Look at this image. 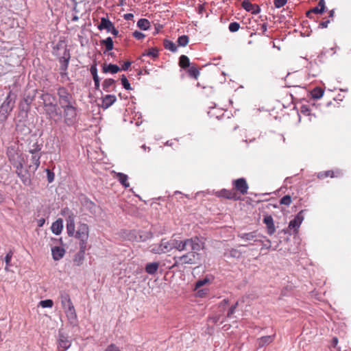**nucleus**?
<instances>
[{"label": "nucleus", "instance_id": "1", "mask_svg": "<svg viewBox=\"0 0 351 351\" xmlns=\"http://www.w3.org/2000/svg\"><path fill=\"white\" fill-rule=\"evenodd\" d=\"M6 156L10 163L15 168V173L22 183L27 184L29 182V178L26 176H23L26 156L23 154L16 143H14L7 147Z\"/></svg>", "mask_w": 351, "mask_h": 351}, {"label": "nucleus", "instance_id": "2", "mask_svg": "<svg viewBox=\"0 0 351 351\" xmlns=\"http://www.w3.org/2000/svg\"><path fill=\"white\" fill-rule=\"evenodd\" d=\"M60 299L69 324L73 326H76L77 324V317L70 295L65 291H61Z\"/></svg>", "mask_w": 351, "mask_h": 351}, {"label": "nucleus", "instance_id": "3", "mask_svg": "<svg viewBox=\"0 0 351 351\" xmlns=\"http://www.w3.org/2000/svg\"><path fill=\"white\" fill-rule=\"evenodd\" d=\"M40 158L41 156L38 155H31L29 158L27 156H25L23 176H26L27 178L28 177L29 182H27V184H23L25 186H29L32 184V177L34 175L40 165Z\"/></svg>", "mask_w": 351, "mask_h": 351}, {"label": "nucleus", "instance_id": "4", "mask_svg": "<svg viewBox=\"0 0 351 351\" xmlns=\"http://www.w3.org/2000/svg\"><path fill=\"white\" fill-rule=\"evenodd\" d=\"M16 95L10 90L5 100L0 106V124L5 122L15 106Z\"/></svg>", "mask_w": 351, "mask_h": 351}, {"label": "nucleus", "instance_id": "5", "mask_svg": "<svg viewBox=\"0 0 351 351\" xmlns=\"http://www.w3.org/2000/svg\"><path fill=\"white\" fill-rule=\"evenodd\" d=\"M39 98L43 102V108L47 115L51 117L58 114V105L55 102L56 98L54 95L45 92L43 93Z\"/></svg>", "mask_w": 351, "mask_h": 351}, {"label": "nucleus", "instance_id": "6", "mask_svg": "<svg viewBox=\"0 0 351 351\" xmlns=\"http://www.w3.org/2000/svg\"><path fill=\"white\" fill-rule=\"evenodd\" d=\"M63 110L64 123L67 126H73L77 122V104L61 108Z\"/></svg>", "mask_w": 351, "mask_h": 351}, {"label": "nucleus", "instance_id": "7", "mask_svg": "<svg viewBox=\"0 0 351 351\" xmlns=\"http://www.w3.org/2000/svg\"><path fill=\"white\" fill-rule=\"evenodd\" d=\"M57 96L60 108L77 104L73 95L64 86H60L57 89Z\"/></svg>", "mask_w": 351, "mask_h": 351}, {"label": "nucleus", "instance_id": "8", "mask_svg": "<svg viewBox=\"0 0 351 351\" xmlns=\"http://www.w3.org/2000/svg\"><path fill=\"white\" fill-rule=\"evenodd\" d=\"M182 244L183 245L182 252L187 250L199 252L204 248V242L202 241V239L195 236L189 239H183Z\"/></svg>", "mask_w": 351, "mask_h": 351}, {"label": "nucleus", "instance_id": "9", "mask_svg": "<svg viewBox=\"0 0 351 351\" xmlns=\"http://www.w3.org/2000/svg\"><path fill=\"white\" fill-rule=\"evenodd\" d=\"M89 235V228L86 223H81L77 228L75 237L80 240L79 246L87 247V241Z\"/></svg>", "mask_w": 351, "mask_h": 351}, {"label": "nucleus", "instance_id": "10", "mask_svg": "<svg viewBox=\"0 0 351 351\" xmlns=\"http://www.w3.org/2000/svg\"><path fill=\"white\" fill-rule=\"evenodd\" d=\"M198 252L191 251L186 253L180 256L174 257V265H183L186 264L193 265L195 264V254H197Z\"/></svg>", "mask_w": 351, "mask_h": 351}, {"label": "nucleus", "instance_id": "11", "mask_svg": "<svg viewBox=\"0 0 351 351\" xmlns=\"http://www.w3.org/2000/svg\"><path fill=\"white\" fill-rule=\"evenodd\" d=\"M98 29L99 30L106 29L107 32H110L114 36H117L119 34L118 29L108 18H101L100 23L98 25Z\"/></svg>", "mask_w": 351, "mask_h": 351}, {"label": "nucleus", "instance_id": "12", "mask_svg": "<svg viewBox=\"0 0 351 351\" xmlns=\"http://www.w3.org/2000/svg\"><path fill=\"white\" fill-rule=\"evenodd\" d=\"M232 185L234 189L239 191L241 195H245L247 193L249 186L245 178H241L233 180Z\"/></svg>", "mask_w": 351, "mask_h": 351}, {"label": "nucleus", "instance_id": "13", "mask_svg": "<svg viewBox=\"0 0 351 351\" xmlns=\"http://www.w3.org/2000/svg\"><path fill=\"white\" fill-rule=\"evenodd\" d=\"M70 58L71 56L69 50L65 49L63 56L59 58V62L60 64V70L62 75L64 74L66 75V70L69 66Z\"/></svg>", "mask_w": 351, "mask_h": 351}, {"label": "nucleus", "instance_id": "14", "mask_svg": "<svg viewBox=\"0 0 351 351\" xmlns=\"http://www.w3.org/2000/svg\"><path fill=\"white\" fill-rule=\"evenodd\" d=\"M82 204L92 215H97L101 210L99 206L86 197L82 199Z\"/></svg>", "mask_w": 351, "mask_h": 351}, {"label": "nucleus", "instance_id": "15", "mask_svg": "<svg viewBox=\"0 0 351 351\" xmlns=\"http://www.w3.org/2000/svg\"><path fill=\"white\" fill-rule=\"evenodd\" d=\"M304 210L300 211L294 217L293 219L291 220L289 223V228L291 230H293V232L295 233H297L298 231V229L304 220V215H303Z\"/></svg>", "mask_w": 351, "mask_h": 351}, {"label": "nucleus", "instance_id": "16", "mask_svg": "<svg viewBox=\"0 0 351 351\" xmlns=\"http://www.w3.org/2000/svg\"><path fill=\"white\" fill-rule=\"evenodd\" d=\"M216 195L219 197H223L227 199L239 200L240 199L234 191L226 189L216 192Z\"/></svg>", "mask_w": 351, "mask_h": 351}, {"label": "nucleus", "instance_id": "17", "mask_svg": "<svg viewBox=\"0 0 351 351\" xmlns=\"http://www.w3.org/2000/svg\"><path fill=\"white\" fill-rule=\"evenodd\" d=\"M242 8L247 12L253 14H257L261 12V8L257 4L252 3L249 0H243L241 3Z\"/></svg>", "mask_w": 351, "mask_h": 351}, {"label": "nucleus", "instance_id": "18", "mask_svg": "<svg viewBox=\"0 0 351 351\" xmlns=\"http://www.w3.org/2000/svg\"><path fill=\"white\" fill-rule=\"evenodd\" d=\"M43 147V144L38 143V141L36 140L32 143L29 142L27 145V152L31 155H38L42 156L41 149Z\"/></svg>", "mask_w": 351, "mask_h": 351}, {"label": "nucleus", "instance_id": "19", "mask_svg": "<svg viewBox=\"0 0 351 351\" xmlns=\"http://www.w3.org/2000/svg\"><path fill=\"white\" fill-rule=\"evenodd\" d=\"M87 249V247L85 246H80L79 251L75 254L73 258V262L75 265L77 266H80L82 265L84 258H85V252Z\"/></svg>", "mask_w": 351, "mask_h": 351}, {"label": "nucleus", "instance_id": "20", "mask_svg": "<svg viewBox=\"0 0 351 351\" xmlns=\"http://www.w3.org/2000/svg\"><path fill=\"white\" fill-rule=\"evenodd\" d=\"M263 223L266 225L267 232L269 235H272L276 232V228L274 223L273 217L271 215H265Z\"/></svg>", "mask_w": 351, "mask_h": 351}, {"label": "nucleus", "instance_id": "21", "mask_svg": "<svg viewBox=\"0 0 351 351\" xmlns=\"http://www.w3.org/2000/svg\"><path fill=\"white\" fill-rule=\"evenodd\" d=\"M324 0H319L317 6L312 8L306 12V16L309 19L312 18V14H322L325 10Z\"/></svg>", "mask_w": 351, "mask_h": 351}, {"label": "nucleus", "instance_id": "22", "mask_svg": "<svg viewBox=\"0 0 351 351\" xmlns=\"http://www.w3.org/2000/svg\"><path fill=\"white\" fill-rule=\"evenodd\" d=\"M275 334L272 335H266L258 338L256 341V343L258 348H263L273 342L275 338Z\"/></svg>", "mask_w": 351, "mask_h": 351}, {"label": "nucleus", "instance_id": "23", "mask_svg": "<svg viewBox=\"0 0 351 351\" xmlns=\"http://www.w3.org/2000/svg\"><path fill=\"white\" fill-rule=\"evenodd\" d=\"M117 101V97L114 95H106L102 97L101 107L104 109H107L110 107Z\"/></svg>", "mask_w": 351, "mask_h": 351}, {"label": "nucleus", "instance_id": "24", "mask_svg": "<svg viewBox=\"0 0 351 351\" xmlns=\"http://www.w3.org/2000/svg\"><path fill=\"white\" fill-rule=\"evenodd\" d=\"M71 345V341L69 340L68 337H66L64 334H59V339H58V347L62 348V351H66L67 349L70 348Z\"/></svg>", "mask_w": 351, "mask_h": 351}, {"label": "nucleus", "instance_id": "25", "mask_svg": "<svg viewBox=\"0 0 351 351\" xmlns=\"http://www.w3.org/2000/svg\"><path fill=\"white\" fill-rule=\"evenodd\" d=\"M52 257L55 261H59L65 254V250L63 247L56 246L51 248Z\"/></svg>", "mask_w": 351, "mask_h": 351}, {"label": "nucleus", "instance_id": "26", "mask_svg": "<svg viewBox=\"0 0 351 351\" xmlns=\"http://www.w3.org/2000/svg\"><path fill=\"white\" fill-rule=\"evenodd\" d=\"M63 228V220L62 219H58L55 221L51 227V231L56 235H59Z\"/></svg>", "mask_w": 351, "mask_h": 351}, {"label": "nucleus", "instance_id": "27", "mask_svg": "<svg viewBox=\"0 0 351 351\" xmlns=\"http://www.w3.org/2000/svg\"><path fill=\"white\" fill-rule=\"evenodd\" d=\"M258 234L256 231H253L247 233H240L238 234V237L245 241L254 240V242L261 241V240L256 239Z\"/></svg>", "mask_w": 351, "mask_h": 351}, {"label": "nucleus", "instance_id": "28", "mask_svg": "<svg viewBox=\"0 0 351 351\" xmlns=\"http://www.w3.org/2000/svg\"><path fill=\"white\" fill-rule=\"evenodd\" d=\"M159 267V263L158 262L149 263L145 267V271L150 275L155 274Z\"/></svg>", "mask_w": 351, "mask_h": 351}, {"label": "nucleus", "instance_id": "29", "mask_svg": "<svg viewBox=\"0 0 351 351\" xmlns=\"http://www.w3.org/2000/svg\"><path fill=\"white\" fill-rule=\"evenodd\" d=\"M116 178L118 181L126 189L130 186V183L128 182V176L123 173H117Z\"/></svg>", "mask_w": 351, "mask_h": 351}, {"label": "nucleus", "instance_id": "30", "mask_svg": "<svg viewBox=\"0 0 351 351\" xmlns=\"http://www.w3.org/2000/svg\"><path fill=\"white\" fill-rule=\"evenodd\" d=\"M102 70L105 73H110L112 74H114L120 71V68L117 64H109L107 66H104Z\"/></svg>", "mask_w": 351, "mask_h": 351}, {"label": "nucleus", "instance_id": "31", "mask_svg": "<svg viewBox=\"0 0 351 351\" xmlns=\"http://www.w3.org/2000/svg\"><path fill=\"white\" fill-rule=\"evenodd\" d=\"M66 230L69 236H73L75 234V222L71 217L66 220Z\"/></svg>", "mask_w": 351, "mask_h": 351}, {"label": "nucleus", "instance_id": "32", "mask_svg": "<svg viewBox=\"0 0 351 351\" xmlns=\"http://www.w3.org/2000/svg\"><path fill=\"white\" fill-rule=\"evenodd\" d=\"M242 252L237 249H230L228 252H225L224 256L226 257H231L235 258H239L241 256Z\"/></svg>", "mask_w": 351, "mask_h": 351}, {"label": "nucleus", "instance_id": "33", "mask_svg": "<svg viewBox=\"0 0 351 351\" xmlns=\"http://www.w3.org/2000/svg\"><path fill=\"white\" fill-rule=\"evenodd\" d=\"M160 243L162 244V247L163 249L162 251H164V254L169 252L172 250L171 239L167 240L166 239H162L160 241Z\"/></svg>", "mask_w": 351, "mask_h": 351}, {"label": "nucleus", "instance_id": "34", "mask_svg": "<svg viewBox=\"0 0 351 351\" xmlns=\"http://www.w3.org/2000/svg\"><path fill=\"white\" fill-rule=\"evenodd\" d=\"M115 80L111 78L106 79L102 84V87L104 91L110 92L111 87L114 84Z\"/></svg>", "mask_w": 351, "mask_h": 351}, {"label": "nucleus", "instance_id": "35", "mask_svg": "<svg viewBox=\"0 0 351 351\" xmlns=\"http://www.w3.org/2000/svg\"><path fill=\"white\" fill-rule=\"evenodd\" d=\"M137 27L142 30H147L150 27V22L147 19H140L137 22Z\"/></svg>", "mask_w": 351, "mask_h": 351}, {"label": "nucleus", "instance_id": "36", "mask_svg": "<svg viewBox=\"0 0 351 351\" xmlns=\"http://www.w3.org/2000/svg\"><path fill=\"white\" fill-rule=\"evenodd\" d=\"M179 66L182 69H186L189 67V58L185 55H182L179 58Z\"/></svg>", "mask_w": 351, "mask_h": 351}, {"label": "nucleus", "instance_id": "37", "mask_svg": "<svg viewBox=\"0 0 351 351\" xmlns=\"http://www.w3.org/2000/svg\"><path fill=\"white\" fill-rule=\"evenodd\" d=\"M163 44H164V47L166 49H168L170 51L173 52V53L177 51V47L173 42H172L169 40H167V39H165Z\"/></svg>", "mask_w": 351, "mask_h": 351}, {"label": "nucleus", "instance_id": "38", "mask_svg": "<svg viewBox=\"0 0 351 351\" xmlns=\"http://www.w3.org/2000/svg\"><path fill=\"white\" fill-rule=\"evenodd\" d=\"M324 90L320 87H316L311 91L312 98L318 99H320L324 95Z\"/></svg>", "mask_w": 351, "mask_h": 351}, {"label": "nucleus", "instance_id": "39", "mask_svg": "<svg viewBox=\"0 0 351 351\" xmlns=\"http://www.w3.org/2000/svg\"><path fill=\"white\" fill-rule=\"evenodd\" d=\"M149 56L152 57L153 59H156L158 57V50L156 48H151L147 51H145L142 54V58Z\"/></svg>", "mask_w": 351, "mask_h": 351}, {"label": "nucleus", "instance_id": "40", "mask_svg": "<svg viewBox=\"0 0 351 351\" xmlns=\"http://www.w3.org/2000/svg\"><path fill=\"white\" fill-rule=\"evenodd\" d=\"M101 44L105 45L106 50L108 51H111L114 47L113 40L111 37H108L105 40H102Z\"/></svg>", "mask_w": 351, "mask_h": 351}, {"label": "nucleus", "instance_id": "41", "mask_svg": "<svg viewBox=\"0 0 351 351\" xmlns=\"http://www.w3.org/2000/svg\"><path fill=\"white\" fill-rule=\"evenodd\" d=\"M182 240H178V239H171L172 250L176 249V250H177L179 252H182V247L183 245L182 244Z\"/></svg>", "mask_w": 351, "mask_h": 351}, {"label": "nucleus", "instance_id": "42", "mask_svg": "<svg viewBox=\"0 0 351 351\" xmlns=\"http://www.w3.org/2000/svg\"><path fill=\"white\" fill-rule=\"evenodd\" d=\"M188 73L190 77H191L195 80H197L199 75V70L193 66H191V67H189V69H188Z\"/></svg>", "mask_w": 351, "mask_h": 351}, {"label": "nucleus", "instance_id": "43", "mask_svg": "<svg viewBox=\"0 0 351 351\" xmlns=\"http://www.w3.org/2000/svg\"><path fill=\"white\" fill-rule=\"evenodd\" d=\"M189 38L188 36L182 35L178 37L177 43L180 47H185L189 43Z\"/></svg>", "mask_w": 351, "mask_h": 351}, {"label": "nucleus", "instance_id": "44", "mask_svg": "<svg viewBox=\"0 0 351 351\" xmlns=\"http://www.w3.org/2000/svg\"><path fill=\"white\" fill-rule=\"evenodd\" d=\"M162 250H163V249L162 247L161 243H160L159 244L153 245L152 246L151 251L154 254H164V251H162Z\"/></svg>", "mask_w": 351, "mask_h": 351}, {"label": "nucleus", "instance_id": "45", "mask_svg": "<svg viewBox=\"0 0 351 351\" xmlns=\"http://www.w3.org/2000/svg\"><path fill=\"white\" fill-rule=\"evenodd\" d=\"M327 177L334 178L335 177L334 171H322V172H319L317 175V178L319 179H324Z\"/></svg>", "mask_w": 351, "mask_h": 351}, {"label": "nucleus", "instance_id": "46", "mask_svg": "<svg viewBox=\"0 0 351 351\" xmlns=\"http://www.w3.org/2000/svg\"><path fill=\"white\" fill-rule=\"evenodd\" d=\"M39 305L43 308H51L53 305V302L50 299L41 300L39 302Z\"/></svg>", "mask_w": 351, "mask_h": 351}, {"label": "nucleus", "instance_id": "47", "mask_svg": "<svg viewBox=\"0 0 351 351\" xmlns=\"http://www.w3.org/2000/svg\"><path fill=\"white\" fill-rule=\"evenodd\" d=\"M121 84H122L123 88L125 90H129L132 89L130 84L129 81L128 80V79H127V77H125V75H121Z\"/></svg>", "mask_w": 351, "mask_h": 351}, {"label": "nucleus", "instance_id": "48", "mask_svg": "<svg viewBox=\"0 0 351 351\" xmlns=\"http://www.w3.org/2000/svg\"><path fill=\"white\" fill-rule=\"evenodd\" d=\"M240 28V24L237 22H232L229 24L228 29L231 32H236Z\"/></svg>", "mask_w": 351, "mask_h": 351}, {"label": "nucleus", "instance_id": "49", "mask_svg": "<svg viewBox=\"0 0 351 351\" xmlns=\"http://www.w3.org/2000/svg\"><path fill=\"white\" fill-rule=\"evenodd\" d=\"M291 197L289 195H286L280 199V204L286 206H289L291 203Z\"/></svg>", "mask_w": 351, "mask_h": 351}, {"label": "nucleus", "instance_id": "50", "mask_svg": "<svg viewBox=\"0 0 351 351\" xmlns=\"http://www.w3.org/2000/svg\"><path fill=\"white\" fill-rule=\"evenodd\" d=\"M208 282H209V280L207 278H204V279L197 280L195 283V289L198 290L200 287H203L204 285H206Z\"/></svg>", "mask_w": 351, "mask_h": 351}, {"label": "nucleus", "instance_id": "51", "mask_svg": "<svg viewBox=\"0 0 351 351\" xmlns=\"http://www.w3.org/2000/svg\"><path fill=\"white\" fill-rule=\"evenodd\" d=\"M13 255V252L10 250L5 256V269H8V267L10 265V262L12 260V257Z\"/></svg>", "mask_w": 351, "mask_h": 351}, {"label": "nucleus", "instance_id": "52", "mask_svg": "<svg viewBox=\"0 0 351 351\" xmlns=\"http://www.w3.org/2000/svg\"><path fill=\"white\" fill-rule=\"evenodd\" d=\"M90 72L93 75V79L99 78L97 74V68L96 64H93L90 66Z\"/></svg>", "mask_w": 351, "mask_h": 351}, {"label": "nucleus", "instance_id": "53", "mask_svg": "<svg viewBox=\"0 0 351 351\" xmlns=\"http://www.w3.org/2000/svg\"><path fill=\"white\" fill-rule=\"evenodd\" d=\"M287 2V0H274V4L276 8H280L283 7Z\"/></svg>", "mask_w": 351, "mask_h": 351}, {"label": "nucleus", "instance_id": "54", "mask_svg": "<svg viewBox=\"0 0 351 351\" xmlns=\"http://www.w3.org/2000/svg\"><path fill=\"white\" fill-rule=\"evenodd\" d=\"M132 36L137 40H142L145 37V35L143 33L138 31H134L132 33Z\"/></svg>", "mask_w": 351, "mask_h": 351}, {"label": "nucleus", "instance_id": "55", "mask_svg": "<svg viewBox=\"0 0 351 351\" xmlns=\"http://www.w3.org/2000/svg\"><path fill=\"white\" fill-rule=\"evenodd\" d=\"M47 173V180L49 183L52 182L54 180V173L51 171L49 169H46Z\"/></svg>", "mask_w": 351, "mask_h": 351}, {"label": "nucleus", "instance_id": "56", "mask_svg": "<svg viewBox=\"0 0 351 351\" xmlns=\"http://www.w3.org/2000/svg\"><path fill=\"white\" fill-rule=\"evenodd\" d=\"M330 19H326L325 21H323L321 23H319L318 27L322 28V29L326 28L328 27V24L330 23Z\"/></svg>", "mask_w": 351, "mask_h": 351}, {"label": "nucleus", "instance_id": "57", "mask_svg": "<svg viewBox=\"0 0 351 351\" xmlns=\"http://www.w3.org/2000/svg\"><path fill=\"white\" fill-rule=\"evenodd\" d=\"M105 351H121L119 348L114 344H110L108 346Z\"/></svg>", "mask_w": 351, "mask_h": 351}, {"label": "nucleus", "instance_id": "58", "mask_svg": "<svg viewBox=\"0 0 351 351\" xmlns=\"http://www.w3.org/2000/svg\"><path fill=\"white\" fill-rule=\"evenodd\" d=\"M132 62L130 61H127L124 62V64L122 65L121 70L123 71H127L129 67L130 66Z\"/></svg>", "mask_w": 351, "mask_h": 351}, {"label": "nucleus", "instance_id": "59", "mask_svg": "<svg viewBox=\"0 0 351 351\" xmlns=\"http://www.w3.org/2000/svg\"><path fill=\"white\" fill-rule=\"evenodd\" d=\"M93 80H94V83H95V88L96 90H99L100 79L99 78H96V79H93Z\"/></svg>", "mask_w": 351, "mask_h": 351}, {"label": "nucleus", "instance_id": "60", "mask_svg": "<svg viewBox=\"0 0 351 351\" xmlns=\"http://www.w3.org/2000/svg\"><path fill=\"white\" fill-rule=\"evenodd\" d=\"M134 18V14L132 13L125 14L123 16V19L127 21L132 20Z\"/></svg>", "mask_w": 351, "mask_h": 351}, {"label": "nucleus", "instance_id": "61", "mask_svg": "<svg viewBox=\"0 0 351 351\" xmlns=\"http://www.w3.org/2000/svg\"><path fill=\"white\" fill-rule=\"evenodd\" d=\"M235 310L233 307H230L228 311V313H227V317L230 318L232 317V315L235 312Z\"/></svg>", "mask_w": 351, "mask_h": 351}, {"label": "nucleus", "instance_id": "62", "mask_svg": "<svg viewBox=\"0 0 351 351\" xmlns=\"http://www.w3.org/2000/svg\"><path fill=\"white\" fill-rule=\"evenodd\" d=\"M197 293L199 296H203L207 293V290H205V289L198 290Z\"/></svg>", "mask_w": 351, "mask_h": 351}, {"label": "nucleus", "instance_id": "63", "mask_svg": "<svg viewBox=\"0 0 351 351\" xmlns=\"http://www.w3.org/2000/svg\"><path fill=\"white\" fill-rule=\"evenodd\" d=\"M261 29L263 32H265L267 30V24L266 23H264L261 25Z\"/></svg>", "mask_w": 351, "mask_h": 351}, {"label": "nucleus", "instance_id": "64", "mask_svg": "<svg viewBox=\"0 0 351 351\" xmlns=\"http://www.w3.org/2000/svg\"><path fill=\"white\" fill-rule=\"evenodd\" d=\"M33 99L31 98V97H27L25 99V101L27 104H30L32 101Z\"/></svg>", "mask_w": 351, "mask_h": 351}]
</instances>
